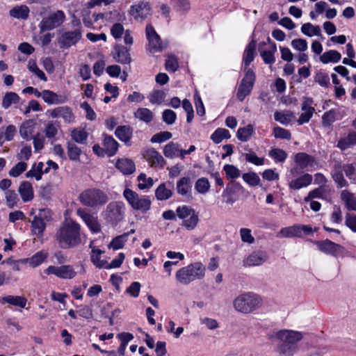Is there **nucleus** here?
<instances>
[{"label": "nucleus", "mask_w": 356, "mask_h": 356, "mask_svg": "<svg viewBox=\"0 0 356 356\" xmlns=\"http://www.w3.org/2000/svg\"><path fill=\"white\" fill-rule=\"evenodd\" d=\"M191 190L192 181L189 177H184L177 181L176 191L179 195L187 196L191 194Z\"/></svg>", "instance_id": "23"}, {"label": "nucleus", "mask_w": 356, "mask_h": 356, "mask_svg": "<svg viewBox=\"0 0 356 356\" xmlns=\"http://www.w3.org/2000/svg\"><path fill=\"white\" fill-rule=\"evenodd\" d=\"M76 213L78 216L83 219L92 232L97 233L100 231V225L97 222V218L89 213L84 209H77Z\"/></svg>", "instance_id": "20"}, {"label": "nucleus", "mask_w": 356, "mask_h": 356, "mask_svg": "<svg viewBox=\"0 0 356 356\" xmlns=\"http://www.w3.org/2000/svg\"><path fill=\"white\" fill-rule=\"evenodd\" d=\"M47 257V254L43 252L35 253L29 259V264L33 267H36L41 264Z\"/></svg>", "instance_id": "60"}, {"label": "nucleus", "mask_w": 356, "mask_h": 356, "mask_svg": "<svg viewBox=\"0 0 356 356\" xmlns=\"http://www.w3.org/2000/svg\"><path fill=\"white\" fill-rule=\"evenodd\" d=\"M156 197L159 200H165L169 199L172 192L170 188H168L165 184H161L159 186L155 191Z\"/></svg>", "instance_id": "47"}, {"label": "nucleus", "mask_w": 356, "mask_h": 356, "mask_svg": "<svg viewBox=\"0 0 356 356\" xmlns=\"http://www.w3.org/2000/svg\"><path fill=\"white\" fill-rule=\"evenodd\" d=\"M172 136V134L169 131H161L154 134L152 137L150 141L152 143H163L165 140L170 139Z\"/></svg>", "instance_id": "64"}, {"label": "nucleus", "mask_w": 356, "mask_h": 356, "mask_svg": "<svg viewBox=\"0 0 356 356\" xmlns=\"http://www.w3.org/2000/svg\"><path fill=\"white\" fill-rule=\"evenodd\" d=\"M103 136V146L105 154L108 156H112L118 149V143L111 136L104 134Z\"/></svg>", "instance_id": "25"}, {"label": "nucleus", "mask_w": 356, "mask_h": 356, "mask_svg": "<svg viewBox=\"0 0 356 356\" xmlns=\"http://www.w3.org/2000/svg\"><path fill=\"white\" fill-rule=\"evenodd\" d=\"M138 187L140 190L149 188L153 186V179L151 177L147 178L146 175L141 173L138 177Z\"/></svg>", "instance_id": "54"}, {"label": "nucleus", "mask_w": 356, "mask_h": 356, "mask_svg": "<svg viewBox=\"0 0 356 356\" xmlns=\"http://www.w3.org/2000/svg\"><path fill=\"white\" fill-rule=\"evenodd\" d=\"M116 168L124 175H130L135 171L134 163L128 159H121L116 162Z\"/></svg>", "instance_id": "27"}, {"label": "nucleus", "mask_w": 356, "mask_h": 356, "mask_svg": "<svg viewBox=\"0 0 356 356\" xmlns=\"http://www.w3.org/2000/svg\"><path fill=\"white\" fill-rule=\"evenodd\" d=\"M47 274H53L61 279H72L76 275L73 266L63 265L61 266H49L46 270Z\"/></svg>", "instance_id": "16"}, {"label": "nucleus", "mask_w": 356, "mask_h": 356, "mask_svg": "<svg viewBox=\"0 0 356 356\" xmlns=\"http://www.w3.org/2000/svg\"><path fill=\"white\" fill-rule=\"evenodd\" d=\"M102 253L103 251L101 250L93 248L90 256L91 261L93 264L99 268H104L106 266V261L100 259V255Z\"/></svg>", "instance_id": "52"}, {"label": "nucleus", "mask_w": 356, "mask_h": 356, "mask_svg": "<svg viewBox=\"0 0 356 356\" xmlns=\"http://www.w3.org/2000/svg\"><path fill=\"white\" fill-rule=\"evenodd\" d=\"M31 225L33 233L38 236H42L46 228L45 222L35 216Z\"/></svg>", "instance_id": "43"}, {"label": "nucleus", "mask_w": 356, "mask_h": 356, "mask_svg": "<svg viewBox=\"0 0 356 356\" xmlns=\"http://www.w3.org/2000/svg\"><path fill=\"white\" fill-rule=\"evenodd\" d=\"M341 56L336 50H330L325 51L320 56V60L323 63H337L341 60Z\"/></svg>", "instance_id": "34"}, {"label": "nucleus", "mask_w": 356, "mask_h": 356, "mask_svg": "<svg viewBox=\"0 0 356 356\" xmlns=\"http://www.w3.org/2000/svg\"><path fill=\"white\" fill-rule=\"evenodd\" d=\"M314 101L312 98L308 97H303L301 110L302 113L300 115L298 123L301 125L308 122L312 118L315 108L312 106Z\"/></svg>", "instance_id": "18"}, {"label": "nucleus", "mask_w": 356, "mask_h": 356, "mask_svg": "<svg viewBox=\"0 0 356 356\" xmlns=\"http://www.w3.org/2000/svg\"><path fill=\"white\" fill-rule=\"evenodd\" d=\"M275 120L282 124L286 125L289 124L294 118L295 115L292 111H286L284 112L276 111L274 113Z\"/></svg>", "instance_id": "37"}, {"label": "nucleus", "mask_w": 356, "mask_h": 356, "mask_svg": "<svg viewBox=\"0 0 356 356\" xmlns=\"http://www.w3.org/2000/svg\"><path fill=\"white\" fill-rule=\"evenodd\" d=\"M47 113L52 118H63L64 122L67 124H71L74 120V115L72 109L67 106H58L54 109L48 110Z\"/></svg>", "instance_id": "17"}, {"label": "nucleus", "mask_w": 356, "mask_h": 356, "mask_svg": "<svg viewBox=\"0 0 356 356\" xmlns=\"http://www.w3.org/2000/svg\"><path fill=\"white\" fill-rule=\"evenodd\" d=\"M152 5L146 0H141L130 7L129 14L136 20L143 21L152 15Z\"/></svg>", "instance_id": "12"}, {"label": "nucleus", "mask_w": 356, "mask_h": 356, "mask_svg": "<svg viewBox=\"0 0 356 356\" xmlns=\"http://www.w3.org/2000/svg\"><path fill=\"white\" fill-rule=\"evenodd\" d=\"M29 14V8L25 6H15L10 10L11 17L16 19H26Z\"/></svg>", "instance_id": "38"}, {"label": "nucleus", "mask_w": 356, "mask_h": 356, "mask_svg": "<svg viewBox=\"0 0 356 356\" xmlns=\"http://www.w3.org/2000/svg\"><path fill=\"white\" fill-rule=\"evenodd\" d=\"M243 179L251 186H258L260 183V178L258 175L254 172L244 173L242 176Z\"/></svg>", "instance_id": "53"}, {"label": "nucleus", "mask_w": 356, "mask_h": 356, "mask_svg": "<svg viewBox=\"0 0 356 356\" xmlns=\"http://www.w3.org/2000/svg\"><path fill=\"white\" fill-rule=\"evenodd\" d=\"M269 339H276L282 344L277 346L276 351L280 355H292L298 350L296 343L300 341L304 334L302 332L283 329L268 335Z\"/></svg>", "instance_id": "2"}, {"label": "nucleus", "mask_w": 356, "mask_h": 356, "mask_svg": "<svg viewBox=\"0 0 356 356\" xmlns=\"http://www.w3.org/2000/svg\"><path fill=\"white\" fill-rule=\"evenodd\" d=\"M162 119L165 124L171 125L175 122L177 115L172 110L165 109L162 113Z\"/></svg>", "instance_id": "62"}, {"label": "nucleus", "mask_w": 356, "mask_h": 356, "mask_svg": "<svg viewBox=\"0 0 356 356\" xmlns=\"http://www.w3.org/2000/svg\"><path fill=\"white\" fill-rule=\"evenodd\" d=\"M262 305L261 297L253 292H244L233 300V307L238 312L248 314L260 308Z\"/></svg>", "instance_id": "3"}, {"label": "nucleus", "mask_w": 356, "mask_h": 356, "mask_svg": "<svg viewBox=\"0 0 356 356\" xmlns=\"http://www.w3.org/2000/svg\"><path fill=\"white\" fill-rule=\"evenodd\" d=\"M43 100L48 104H60L65 103L67 102V97L58 95L51 90H44Z\"/></svg>", "instance_id": "26"}, {"label": "nucleus", "mask_w": 356, "mask_h": 356, "mask_svg": "<svg viewBox=\"0 0 356 356\" xmlns=\"http://www.w3.org/2000/svg\"><path fill=\"white\" fill-rule=\"evenodd\" d=\"M302 33L309 37L321 35V29L319 26H314L311 23H305L301 27Z\"/></svg>", "instance_id": "41"}, {"label": "nucleus", "mask_w": 356, "mask_h": 356, "mask_svg": "<svg viewBox=\"0 0 356 356\" xmlns=\"http://www.w3.org/2000/svg\"><path fill=\"white\" fill-rule=\"evenodd\" d=\"M206 268L201 262H194L179 269L175 273L177 281L183 285H188L205 276Z\"/></svg>", "instance_id": "4"}, {"label": "nucleus", "mask_w": 356, "mask_h": 356, "mask_svg": "<svg viewBox=\"0 0 356 356\" xmlns=\"http://www.w3.org/2000/svg\"><path fill=\"white\" fill-rule=\"evenodd\" d=\"M355 143L356 134L350 133L348 136L339 140L337 144V147L340 148L341 150H346L350 147H353Z\"/></svg>", "instance_id": "40"}, {"label": "nucleus", "mask_w": 356, "mask_h": 356, "mask_svg": "<svg viewBox=\"0 0 356 356\" xmlns=\"http://www.w3.org/2000/svg\"><path fill=\"white\" fill-rule=\"evenodd\" d=\"M163 154L165 157L170 159L179 156L180 149L179 144L173 142L168 143L163 148Z\"/></svg>", "instance_id": "39"}, {"label": "nucleus", "mask_w": 356, "mask_h": 356, "mask_svg": "<svg viewBox=\"0 0 356 356\" xmlns=\"http://www.w3.org/2000/svg\"><path fill=\"white\" fill-rule=\"evenodd\" d=\"M123 196L133 209L146 213L150 209L152 201L149 196H139L138 193L129 188H126Z\"/></svg>", "instance_id": "6"}, {"label": "nucleus", "mask_w": 356, "mask_h": 356, "mask_svg": "<svg viewBox=\"0 0 356 356\" xmlns=\"http://www.w3.org/2000/svg\"><path fill=\"white\" fill-rule=\"evenodd\" d=\"M227 178L236 179L241 176V171L236 166L230 164H226L223 167Z\"/></svg>", "instance_id": "58"}, {"label": "nucleus", "mask_w": 356, "mask_h": 356, "mask_svg": "<svg viewBox=\"0 0 356 356\" xmlns=\"http://www.w3.org/2000/svg\"><path fill=\"white\" fill-rule=\"evenodd\" d=\"M79 200L84 206L96 208L104 205L109 198L108 195L99 188H88L79 196Z\"/></svg>", "instance_id": "5"}, {"label": "nucleus", "mask_w": 356, "mask_h": 356, "mask_svg": "<svg viewBox=\"0 0 356 356\" xmlns=\"http://www.w3.org/2000/svg\"><path fill=\"white\" fill-rule=\"evenodd\" d=\"M269 156L276 162H284L287 157V154L282 149L274 148L269 152Z\"/></svg>", "instance_id": "56"}, {"label": "nucleus", "mask_w": 356, "mask_h": 356, "mask_svg": "<svg viewBox=\"0 0 356 356\" xmlns=\"http://www.w3.org/2000/svg\"><path fill=\"white\" fill-rule=\"evenodd\" d=\"M129 234H123L122 235L115 237L108 245L110 248L113 250H118L122 248L124 244L127 241Z\"/></svg>", "instance_id": "51"}, {"label": "nucleus", "mask_w": 356, "mask_h": 356, "mask_svg": "<svg viewBox=\"0 0 356 356\" xmlns=\"http://www.w3.org/2000/svg\"><path fill=\"white\" fill-rule=\"evenodd\" d=\"M20 100L19 96L14 92H8L3 97L1 106L4 109H8L12 104L19 103Z\"/></svg>", "instance_id": "36"}, {"label": "nucleus", "mask_w": 356, "mask_h": 356, "mask_svg": "<svg viewBox=\"0 0 356 356\" xmlns=\"http://www.w3.org/2000/svg\"><path fill=\"white\" fill-rule=\"evenodd\" d=\"M314 81L323 87H327L330 85V77L328 74L323 72L316 73Z\"/></svg>", "instance_id": "63"}, {"label": "nucleus", "mask_w": 356, "mask_h": 356, "mask_svg": "<svg viewBox=\"0 0 356 356\" xmlns=\"http://www.w3.org/2000/svg\"><path fill=\"white\" fill-rule=\"evenodd\" d=\"M65 19V14L63 10H58L44 17L39 26L41 31L52 30L60 26Z\"/></svg>", "instance_id": "10"}, {"label": "nucleus", "mask_w": 356, "mask_h": 356, "mask_svg": "<svg viewBox=\"0 0 356 356\" xmlns=\"http://www.w3.org/2000/svg\"><path fill=\"white\" fill-rule=\"evenodd\" d=\"M72 24L77 27L72 31L64 32L58 39V44L60 48L67 49L75 45L82 38L81 22L79 19H74Z\"/></svg>", "instance_id": "7"}, {"label": "nucleus", "mask_w": 356, "mask_h": 356, "mask_svg": "<svg viewBox=\"0 0 356 356\" xmlns=\"http://www.w3.org/2000/svg\"><path fill=\"white\" fill-rule=\"evenodd\" d=\"M34 126L32 120L24 122L19 127L20 136L26 140L32 139L33 136Z\"/></svg>", "instance_id": "28"}, {"label": "nucleus", "mask_w": 356, "mask_h": 356, "mask_svg": "<svg viewBox=\"0 0 356 356\" xmlns=\"http://www.w3.org/2000/svg\"><path fill=\"white\" fill-rule=\"evenodd\" d=\"M26 168L27 164L24 161H20L12 168L8 174L10 177H17L26 170Z\"/></svg>", "instance_id": "61"}, {"label": "nucleus", "mask_w": 356, "mask_h": 356, "mask_svg": "<svg viewBox=\"0 0 356 356\" xmlns=\"http://www.w3.org/2000/svg\"><path fill=\"white\" fill-rule=\"evenodd\" d=\"M5 198L8 207L10 209L16 206L17 202L19 201L17 194L14 191L11 190H7L5 192Z\"/></svg>", "instance_id": "57"}, {"label": "nucleus", "mask_w": 356, "mask_h": 356, "mask_svg": "<svg viewBox=\"0 0 356 356\" xmlns=\"http://www.w3.org/2000/svg\"><path fill=\"white\" fill-rule=\"evenodd\" d=\"M44 164L42 162H39L38 164L33 165L31 169L26 173L27 178L35 177L37 181H39L42 178L43 175L42 168Z\"/></svg>", "instance_id": "46"}, {"label": "nucleus", "mask_w": 356, "mask_h": 356, "mask_svg": "<svg viewBox=\"0 0 356 356\" xmlns=\"http://www.w3.org/2000/svg\"><path fill=\"white\" fill-rule=\"evenodd\" d=\"M255 81V74L250 69H248L244 78L238 88L236 97L240 102H243L246 96L251 92Z\"/></svg>", "instance_id": "11"}, {"label": "nucleus", "mask_w": 356, "mask_h": 356, "mask_svg": "<svg viewBox=\"0 0 356 356\" xmlns=\"http://www.w3.org/2000/svg\"><path fill=\"white\" fill-rule=\"evenodd\" d=\"M143 156L152 166L163 168L165 163L163 157L154 148H149L145 150L143 153Z\"/></svg>", "instance_id": "21"}, {"label": "nucleus", "mask_w": 356, "mask_h": 356, "mask_svg": "<svg viewBox=\"0 0 356 356\" xmlns=\"http://www.w3.org/2000/svg\"><path fill=\"white\" fill-rule=\"evenodd\" d=\"M115 51L116 54L115 58L118 62L123 64H127L131 62V57L127 47L117 45L115 47Z\"/></svg>", "instance_id": "30"}, {"label": "nucleus", "mask_w": 356, "mask_h": 356, "mask_svg": "<svg viewBox=\"0 0 356 356\" xmlns=\"http://www.w3.org/2000/svg\"><path fill=\"white\" fill-rule=\"evenodd\" d=\"M19 193L24 202H28L33 198V187L31 183L28 181L22 182L18 188Z\"/></svg>", "instance_id": "29"}, {"label": "nucleus", "mask_w": 356, "mask_h": 356, "mask_svg": "<svg viewBox=\"0 0 356 356\" xmlns=\"http://www.w3.org/2000/svg\"><path fill=\"white\" fill-rule=\"evenodd\" d=\"M177 216L183 219L182 225L188 230L194 229L199 221V218L195 211L186 205L178 207L176 209Z\"/></svg>", "instance_id": "8"}, {"label": "nucleus", "mask_w": 356, "mask_h": 356, "mask_svg": "<svg viewBox=\"0 0 356 356\" xmlns=\"http://www.w3.org/2000/svg\"><path fill=\"white\" fill-rule=\"evenodd\" d=\"M341 199L345 202L348 210L356 209V198L353 193H350L347 191H343Z\"/></svg>", "instance_id": "45"}, {"label": "nucleus", "mask_w": 356, "mask_h": 356, "mask_svg": "<svg viewBox=\"0 0 356 356\" xmlns=\"http://www.w3.org/2000/svg\"><path fill=\"white\" fill-rule=\"evenodd\" d=\"M195 188L200 194L207 193L210 188L208 179L205 177L198 179L195 184Z\"/></svg>", "instance_id": "50"}, {"label": "nucleus", "mask_w": 356, "mask_h": 356, "mask_svg": "<svg viewBox=\"0 0 356 356\" xmlns=\"http://www.w3.org/2000/svg\"><path fill=\"white\" fill-rule=\"evenodd\" d=\"M134 116L137 119L146 123L150 122L153 119L152 112L149 109L146 108H138L134 113Z\"/></svg>", "instance_id": "42"}, {"label": "nucleus", "mask_w": 356, "mask_h": 356, "mask_svg": "<svg viewBox=\"0 0 356 356\" xmlns=\"http://www.w3.org/2000/svg\"><path fill=\"white\" fill-rule=\"evenodd\" d=\"M256 48V41L252 40L245 48L243 54V63L246 67L253 61Z\"/></svg>", "instance_id": "32"}, {"label": "nucleus", "mask_w": 356, "mask_h": 356, "mask_svg": "<svg viewBox=\"0 0 356 356\" xmlns=\"http://www.w3.org/2000/svg\"><path fill=\"white\" fill-rule=\"evenodd\" d=\"M72 139L79 144L86 143V140L88 136V132L82 128H75L71 131Z\"/></svg>", "instance_id": "35"}, {"label": "nucleus", "mask_w": 356, "mask_h": 356, "mask_svg": "<svg viewBox=\"0 0 356 356\" xmlns=\"http://www.w3.org/2000/svg\"><path fill=\"white\" fill-rule=\"evenodd\" d=\"M268 259V254L265 251L256 250L252 252L243 261L245 267L260 266Z\"/></svg>", "instance_id": "19"}, {"label": "nucleus", "mask_w": 356, "mask_h": 356, "mask_svg": "<svg viewBox=\"0 0 356 356\" xmlns=\"http://www.w3.org/2000/svg\"><path fill=\"white\" fill-rule=\"evenodd\" d=\"M231 135L228 130L223 128L217 129L211 136V139L216 144L221 143L224 139H228Z\"/></svg>", "instance_id": "44"}, {"label": "nucleus", "mask_w": 356, "mask_h": 356, "mask_svg": "<svg viewBox=\"0 0 356 356\" xmlns=\"http://www.w3.org/2000/svg\"><path fill=\"white\" fill-rule=\"evenodd\" d=\"M253 133V127L248 124L245 127L239 128L236 133L238 139L241 141H247Z\"/></svg>", "instance_id": "49"}, {"label": "nucleus", "mask_w": 356, "mask_h": 356, "mask_svg": "<svg viewBox=\"0 0 356 356\" xmlns=\"http://www.w3.org/2000/svg\"><path fill=\"white\" fill-rule=\"evenodd\" d=\"M294 161L302 170L312 168L316 165L314 157L304 152L297 153Z\"/></svg>", "instance_id": "22"}, {"label": "nucleus", "mask_w": 356, "mask_h": 356, "mask_svg": "<svg viewBox=\"0 0 356 356\" xmlns=\"http://www.w3.org/2000/svg\"><path fill=\"white\" fill-rule=\"evenodd\" d=\"M312 232V228L309 225H294L281 229L277 233V237L293 238L302 237L304 235L309 234Z\"/></svg>", "instance_id": "13"}, {"label": "nucleus", "mask_w": 356, "mask_h": 356, "mask_svg": "<svg viewBox=\"0 0 356 356\" xmlns=\"http://www.w3.org/2000/svg\"><path fill=\"white\" fill-rule=\"evenodd\" d=\"M2 301L3 302L8 303L20 308H24L27 302V299L24 296H7L3 298Z\"/></svg>", "instance_id": "33"}, {"label": "nucleus", "mask_w": 356, "mask_h": 356, "mask_svg": "<svg viewBox=\"0 0 356 356\" xmlns=\"http://www.w3.org/2000/svg\"><path fill=\"white\" fill-rule=\"evenodd\" d=\"M132 129L129 126H120L115 131V136L122 141L127 144L132 136Z\"/></svg>", "instance_id": "31"}, {"label": "nucleus", "mask_w": 356, "mask_h": 356, "mask_svg": "<svg viewBox=\"0 0 356 356\" xmlns=\"http://www.w3.org/2000/svg\"><path fill=\"white\" fill-rule=\"evenodd\" d=\"M332 177L339 187L342 188L346 186V182L341 172V166L335 165L334 172H332Z\"/></svg>", "instance_id": "55"}, {"label": "nucleus", "mask_w": 356, "mask_h": 356, "mask_svg": "<svg viewBox=\"0 0 356 356\" xmlns=\"http://www.w3.org/2000/svg\"><path fill=\"white\" fill-rule=\"evenodd\" d=\"M318 249L327 254L332 255L335 257H340L343 253V248L328 239L324 241H318L314 242Z\"/></svg>", "instance_id": "15"}, {"label": "nucleus", "mask_w": 356, "mask_h": 356, "mask_svg": "<svg viewBox=\"0 0 356 356\" xmlns=\"http://www.w3.org/2000/svg\"><path fill=\"white\" fill-rule=\"evenodd\" d=\"M312 176L306 173L297 179L291 180L289 184V186L291 189L299 190L309 186L312 183Z\"/></svg>", "instance_id": "24"}, {"label": "nucleus", "mask_w": 356, "mask_h": 356, "mask_svg": "<svg viewBox=\"0 0 356 356\" xmlns=\"http://www.w3.org/2000/svg\"><path fill=\"white\" fill-rule=\"evenodd\" d=\"M145 31L150 51H161L167 47V43L163 42L161 40L160 36L157 34L152 24L147 25Z\"/></svg>", "instance_id": "14"}, {"label": "nucleus", "mask_w": 356, "mask_h": 356, "mask_svg": "<svg viewBox=\"0 0 356 356\" xmlns=\"http://www.w3.org/2000/svg\"><path fill=\"white\" fill-rule=\"evenodd\" d=\"M54 239L62 249L76 248L81 243V226L72 219H65L56 230Z\"/></svg>", "instance_id": "1"}, {"label": "nucleus", "mask_w": 356, "mask_h": 356, "mask_svg": "<svg viewBox=\"0 0 356 356\" xmlns=\"http://www.w3.org/2000/svg\"><path fill=\"white\" fill-rule=\"evenodd\" d=\"M67 154L70 160L79 161L80 155L81 154V149L74 143L72 142L67 143Z\"/></svg>", "instance_id": "48"}, {"label": "nucleus", "mask_w": 356, "mask_h": 356, "mask_svg": "<svg viewBox=\"0 0 356 356\" xmlns=\"http://www.w3.org/2000/svg\"><path fill=\"white\" fill-rule=\"evenodd\" d=\"M125 206L122 202H111L104 211V216L108 222L117 224L124 217Z\"/></svg>", "instance_id": "9"}, {"label": "nucleus", "mask_w": 356, "mask_h": 356, "mask_svg": "<svg viewBox=\"0 0 356 356\" xmlns=\"http://www.w3.org/2000/svg\"><path fill=\"white\" fill-rule=\"evenodd\" d=\"M28 69L35 74L39 79L44 81H47V78L45 74L38 68L35 61L30 60L28 63Z\"/></svg>", "instance_id": "59"}]
</instances>
